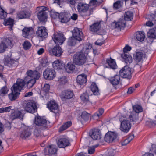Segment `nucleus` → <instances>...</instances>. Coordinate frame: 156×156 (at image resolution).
<instances>
[{
    "mask_svg": "<svg viewBox=\"0 0 156 156\" xmlns=\"http://www.w3.org/2000/svg\"><path fill=\"white\" fill-rule=\"evenodd\" d=\"M27 76L24 78L25 83H27V88L30 89L32 87L40 76V73L37 71L29 70L26 73Z\"/></svg>",
    "mask_w": 156,
    "mask_h": 156,
    "instance_id": "nucleus-1",
    "label": "nucleus"
},
{
    "mask_svg": "<svg viewBox=\"0 0 156 156\" xmlns=\"http://www.w3.org/2000/svg\"><path fill=\"white\" fill-rule=\"evenodd\" d=\"M77 9L80 14L83 17L89 16L93 13L94 8H89V5L83 3H79Z\"/></svg>",
    "mask_w": 156,
    "mask_h": 156,
    "instance_id": "nucleus-2",
    "label": "nucleus"
},
{
    "mask_svg": "<svg viewBox=\"0 0 156 156\" xmlns=\"http://www.w3.org/2000/svg\"><path fill=\"white\" fill-rule=\"evenodd\" d=\"M87 59V56L83 51L76 52L73 58L74 64L78 66L83 65L86 62Z\"/></svg>",
    "mask_w": 156,
    "mask_h": 156,
    "instance_id": "nucleus-3",
    "label": "nucleus"
},
{
    "mask_svg": "<svg viewBox=\"0 0 156 156\" xmlns=\"http://www.w3.org/2000/svg\"><path fill=\"white\" fill-rule=\"evenodd\" d=\"M20 57L19 56L17 58H11L10 56H7L4 59V63L5 66L9 67H16L19 64L18 60Z\"/></svg>",
    "mask_w": 156,
    "mask_h": 156,
    "instance_id": "nucleus-4",
    "label": "nucleus"
},
{
    "mask_svg": "<svg viewBox=\"0 0 156 156\" xmlns=\"http://www.w3.org/2000/svg\"><path fill=\"white\" fill-rule=\"evenodd\" d=\"M119 74L123 78L130 79L132 77L131 68L127 65L125 66L120 70Z\"/></svg>",
    "mask_w": 156,
    "mask_h": 156,
    "instance_id": "nucleus-5",
    "label": "nucleus"
},
{
    "mask_svg": "<svg viewBox=\"0 0 156 156\" xmlns=\"http://www.w3.org/2000/svg\"><path fill=\"white\" fill-rule=\"evenodd\" d=\"M52 38L55 44L58 45L63 44L66 39L62 33H54Z\"/></svg>",
    "mask_w": 156,
    "mask_h": 156,
    "instance_id": "nucleus-6",
    "label": "nucleus"
},
{
    "mask_svg": "<svg viewBox=\"0 0 156 156\" xmlns=\"http://www.w3.org/2000/svg\"><path fill=\"white\" fill-rule=\"evenodd\" d=\"M36 10H39L37 13V16L40 22L44 21L47 17V12L45 9L44 6L37 7Z\"/></svg>",
    "mask_w": 156,
    "mask_h": 156,
    "instance_id": "nucleus-7",
    "label": "nucleus"
},
{
    "mask_svg": "<svg viewBox=\"0 0 156 156\" xmlns=\"http://www.w3.org/2000/svg\"><path fill=\"white\" fill-rule=\"evenodd\" d=\"M25 81L24 80L18 79L16 81V83L12 86L13 90L19 92L20 91L25 85Z\"/></svg>",
    "mask_w": 156,
    "mask_h": 156,
    "instance_id": "nucleus-8",
    "label": "nucleus"
},
{
    "mask_svg": "<svg viewBox=\"0 0 156 156\" xmlns=\"http://www.w3.org/2000/svg\"><path fill=\"white\" fill-rule=\"evenodd\" d=\"M25 81L24 80L18 79L16 81V83L12 86L13 90L19 92L20 91L25 85Z\"/></svg>",
    "mask_w": 156,
    "mask_h": 156,
    "instance_id": "nucleus-9",
    "label": "nucleus"
},
{
    "mask_svg": "<svg viewBox=\"0 0 156 156\" xmlns=\"http://www.w3.org/2000/svg\"><path fill=\"white\" fill-rule=\"evenodd\" d=\"M25 81L24 80L18 79L16 81V83L12 86L13 90L19 92L20 91L25 85Z\"/></svg>",
    "mask_w": 156,
    "mask_h": 156,
    "instance_id": "nucleus-10",
    "label": "nucleus"
},
{
    "mask_svg": "<svg viewBox=\"0 0 156 156\" xmlns=\"http://www.w3.org/2000/svg\"><path fill=\"white\" fill-rule=\"evenodd\" d=\"M25 81L24 80L18 79L16 81V83L12 86L13 90L19 92L20 91L25 85Z\"/></svg>",
    "mask_w": 156,
    "mask_h": 156,
    "instance_id": "nucleus-11",
    "label": "nucleus"
},
{
    "mask_svg": "<svg viewBox=\"0 0 156 156\" xmlns=\"http://www.w3.org/2000/svg\"><path fill=\"white\" fill-rule=\"evenodd\" d=\"M48 51L50 55L58 57H60L63 52L61 47L57 45L53 48L49 49Z\"/></svg>",
    "mask_w": 156,
    "mask_h": 156,
    "instance_id": "nucleus-12",
    "label": "nucleus"
},
{
    "mask_svg": "<svg viewBox=\"0 0 156 156\" xmlns=\"http://www.w3.org/2000/svg\"><path fill=\"white\" fill-rule=\"evenodd\" d=\"M55 75L56 73L55 70L52 69H47L43 72L44 76L47 80H52Z\"/></svg>",
    "mask_w": 156,
    "mask_h": 156,
    "instance_id": "nucleus-13",
    "label": "nucleus"
},
{
    "mask_svg": "<svg viewBox=\"0 0 156 156\" xmlns=\"http://www.w3.org/2000/svg\"><path fill=\"white\" fill-rule=\"evenodd\" d=\"M36 34L38 37L41 39L45 38L48 36V30L44 27H38Z\"/></svg>",
    "mask_w": 156,
    "mask_h": 156,
    "instance_id": "nucleus-14",
    "label": "nucleus"
},
{
    "mask_svg": "<svg viewBox=\"0 0 156 156\" xmlns=\"http://www.w3.org/2000/svg\"><path fill=\"white\" fill-rule=\"evenodd\" d=\"M35 124L39 126L42 129L47 128V122L46 120L40 116L36 117L35 118Z\"/></svg>",
    "mask_w": 156,
    "mask_h": 156,
    "instance_id": "nucleus-15",
    "label": "nucleus"
},
{
    "mask_svg": "<svg viewBox=\"0 0 156 156\" xmlns=\"http://www.w3.org/2000/svg\"><path fill=\"white\" fill-rule=\"evenodd\" d=\"M25 110L27 112L34 113L37 111V107L36 104L31 101L28 102L26 104Z\"/></svg>",
    "mask_w": 156,
    "mask_h": 156,
    "instance_id": "nucleus-16",
    "label": "nucleus"
},
{
    "mask_svg": "<svg viewBox=\"0 0 156 156\" xmlns=\"http://www.w3.org/2000/svg\"><path fill=\"white\" fill-rule=\"evenodd\" d=\"M20 129L21 131L19 133V135L23 139H25L31 134L29 128L25 125L22 126Z\"/></svg>",
    "mask_w": 156,
    "mask_h": 156,
    "instance_id": "nucleus-17",
    "label": "nucleus"
},
{
    "mask_svg": "<svg viewBox=\"0 0 156 156\" xmlns=\"http://www.w3.org/2000/svg\"><path fill=\"white\" fill-rule=\"evenodd\" d=\"M117 134L114 132H108L106 133L104 140L106 142L111 143L114 141L117 138Z\"/></svg>",
    "mask_w": 156,
    "mask_h": 156,
    "instance_id": "nucleus-18",
    "label": "nucleus"
},
{
    "mask_svg": "<svg viewBox=\"0 0 156 156\" xmlns=\"http://www.w3.org/2000/svg\"><path fill=\"white\" fill-rule=\"evenodd\" d=\"M47 107L51 112L55 114L58 113L59 111L58 105L54 101L49 102L47 104Z\"/></svg>",
    "mask_w": 156,
    "mask_h": 156,
    "instance_id": "nucleus-19",
    "label": "nucleus"
},
{
    "mask_svg": "<svg viewBox=\"0 0 156 156\" xmlns=\"http://www.w3.org/2000/svg\"><path fill=\"white\" fill-rule=\"evenodd\" d=\"M131 124L128 120H124L121 123L120 129L124 132L127 133L130 129Z\"/></svg>",
    "mask_w": 156,
    "mask_h": 156,
    "instance_id": "nucleus-20",
    "label": "nucleus"
},
{
    "mask_svg": "<svg viewBox=\"0 0 156 156\" xmlns=\"http://www.w3.org/2000/svg\"><path fill=\"white\" fill-rule=\"evenodd\" d=\"M72 36L79 41H80L83 39V34L81 31L78 28H76L73 30Z\"/></svg>",
    "mask_w": 156,
    "mask_h": 156,
    "instance_id": "nucleus-21",
    "label": "nucleus"
},
{
    "mask_svg": "<svg viewBox=\"0 0 156 156\" xmlns=\"http://www.w3.org/2000/svg\"><path fill=\"white\" fill-rule=\"evenodd\" d=\"M59 19L62 23H67L70 20V14L67 12L61 13H60Z\"/></svg>",
    "mask_w": 156,
    "mask_h": 156,
    "instance_id": "nucleus-22",
    "label": "nucleus"
},
{
    "mask_svg": "<svg viewBox=\"0 0 156 156\" xmlns=\"http://www.w3.org/2000/svg\"><path fill=\"white\" fill-rule=\"evenodd\" d=\"M74 95L73 91L69 90H65L62 91L61 95L62 98L69 99L72 98Z\"/></svg>",
    "mask_w": 156,
    "mask_h": 156,
    "instance_id": "nucleus-23",
    "label": "nucleus"
},
{
    "mask_svg": "<svg viewBox=\"0 0 156 156\" xmlns=\"http://www.w3.org/2000/svg\"><path fill=\"white\" fill-rule=\"evenodd\" d=\"M34 33L33 28L32 27H25L22 30V34L23 37L28 38L29 37L32 35Z\"/></svg>",
    "mask_w": 156,
    "mask_h": 156,
    "instance_id": "nucleus-24",
    "label": "nucleus"
},
{
    "mask_svg": "<svg viewBox=\"0 0 156 156\" xmlns=\"http://www.w3.org/2000/svg\"><path fill=\"white\" fill-rule=\"evenodd\" d=\"M44 151L45 154L46 155H51L54 154L57 151L56 146L54 145H49L45 148Z\"/></svg>",
    "mask_w": 156,
    "mask_h": 156,
    "instance_id": "nucleus-25",
    "label": "nucleus"
},
{
    "mask_svg": "<svg viewBox=\"0 0 156 156\" xmlns=\"http://www.w3.org/2000/svg\"><path fill=\"white\" fill-rule=\"evenodd\" d=\"M70 144L69 140L65 138H60L57 143V145L60 148H64Z\"/></svg>",
    "mask_w": 156,
    "mask_h": 156,
    "instance_id": "nucleus-26",
    "label": "nucleus"
},
{
    "mask_svg": "<svg viewBox=\"0 0 156 156\" xmlns=\"http://www.w3.org/2000/svg\"><path fill=\"white\" fill-rule=\"evenodd\" d=\"M145 56L144 52L142 51L136 52L133 55L134 60L138 63L142 61L143 58Z\"/></svg>",
    "mask_w": 156,
    "mask_h": 156,
    "instance_id": "nucleus-27",
    "label": "nucleus"
},
{
    "mask_svg": "<svg viewBox=\"0 0 156 156\" xmlns=\"http://www.w3.org/2000/svg\"><path fill=\"white\" fill-rule=\"evenodd\" d=\"M87 76L84 74H82L77 76L76 82L78 84L80 85H83L87 82Z\"/></svg>",
    "mask_w": 156,
    "mask_h": 156,
    "instance_id": "nucleus-28",
    "label": "nucleus"
},
{
    "mask_svg": "<svg viewBox=\"0 0 156 156\" xmlns=\"http://www.w3.org/2000/svg\"><path fill=\"white\" fill-rule=\"evenodd\" d=\"M121 57L122 58L125 63L127 65H129L133 62L132 58L128 53L122 54L121 55Z\"/></svg>",
    "mask_w": 156,
    "mask_h": 156,
    "instance_id": "nucleus-29",
    "label": "nucleus"
},
{
    "mask_svg": "<svg viewBox=\"0 0 156 156\" xmlns=\"http://www.w3.org/2000/svg\"><path fill=\"white\" fill-rule=\"evenodd\" d=\"M12 44V42L9 39L7 40L5 42H2L0 44V53L4 52L8 46H11Z\"/></svg>",
    "mask_w": 156,
    "mask_h": 156,
    "instance_id": "nucleus-30",
    "label": "nucleus"
},
{
    "mask_svg": "<svg viewBox=\"0 0 156 156\" xmlns=\"http://www.w3.org/2000/svg\"><path fill=\"white\" fill-rule=\"evenodd\" d=\"M54 68L56 69H62L65 67V65L61 61L57 60L55 61L52 63Z\"/></svg>",
    "mask_w": 156,
    "mask_h": 156,
    "instance_id": "nucleus-31",
    "label": "nucleus"
},
{
    "mask_svg": "<svg viewBox=\"0 0 156 156\" xmlns=\"http://www.w3.org/2000/svg\"><path fill=\"white\" fill-rule=\"evenodd\" d=\"M91 137L94 140H99L101 138V134L98 129H94L92 130Z\"/></svg>",
    "mask_w": 156,
    "mask_h": 156,
    "instance_id": "nucleus-32",
    "label": "nucleus"
},
{
    "mask_svg": "<svg viewBox=\"0 0 156 156\" xmlns=\"http://www.w3.org/2000/svg\"><path fill=\"white\" fill-rule=\"evenodd\" d=\"M101 28L100 22H97L90 26V29L92 32H96L100 30Z\"/></svg>",
    "mask_w": 156,
    "mask_h": 156,
    "instance_id": "nucleus-33",
    "label": "nucleus"
},
{
    "mask_svg": "<svg viewBox=\"0 0 156 156\" xmlns=\"http://www.w3.org/2000/svg\"><path fill=\"white\" fill-rule=\"evenodd\" d=\"M126 21L123 18L119 19L118 22L115 24V28L121 29L125 27L126 26Z\"/></svg>",
    "mask_w": 156,
    "mask_h": 156,
    "instance_id": "nucleus-34",
    "label": "nucleus"
},
{
    "mask_svg": "<svg viewBox=\"0 0 156 156\" xmlns=\"http://www.w3.org/2000/svg\"><path fill=\"white\" fill-rule=\"evenodd\" d=\"M20 94V93L19 92L15 91L12 89V92L8 94V97L10 101H13L17 99Z\"/></svg>",
    "mask_w": 156,
    "mask_h": 156,
    "instance_id": "nucleus-35",
    "label": "nucleus"
},
{
    "mask_svg": "<svg viewBox=\"0 0 156 156\" xmlns=\"http://www.w3.org/2000/svg\"><path fill=\"white\" fill-rule=\"evenodd\" d=\"M109 80L112 85L114 86L117 85L119 84L120 82V77L118 75H116L114 77H111Z\"/></svg>",
    "mask_w": 156,
    "mask_h": 156,
    "instance_id": "nucleus-36",
    "label": "nucleus"
},
{
    "mask_svg": "<svg viewBox=\"0 0 156 156\" xmlns=\"http://www.w3.org/2000/svg\"><path fill=\"white\" fill-rule=\"evenodd\" d=\"M75 66L71 62L68 63L65 66L64 68H65L66 71L69 73H72L75 69Z\"/></svg>",
    "mask_w": 156,
    "mask_h": 156,
    "instance_id": "nucleus-37",
    "label": "nucleus"
},
{
    "mask_svg": "<svg viewBox=\"0 0 156 156\" xmlns=\"http://www.w3.org/2000/svg\"><path fill=\"white\" fill-rule=\"evenodd\" d=\"M11 115L14 118H22L23 116V114L21 111L15 110L14 109L12 110Z\"/></svg>",
    "mask_w": 156,
    "mask_h": 156,
    "instance_id": "nucleus-38",
    "label": "nucleus"
},
{
    "mask_svg": "<svg viewBox=\"0 0 156 156\" xmlns=\"http://www.w3.org/2000/svg\"><path fill=\"white\" fill-rule=\"evenodd\" d=\"M14 20L12 18H9L6 20L4 24L6 26H8V28L10 30H12V27L14 24Z\"/></svg>",
    "mask_w": 156,
    "mask_h": 156,
    "instance_id": "nucleus-39",
    "label": "nucleus"
},
{
    "mask_svg": "<svg viewBox=\"0 0 156 156\" xmlns=\"http://www.w3.org/2000/svg\"><path fill=\"white\" fill-rule=\"evenodd\" d=\"M17 17L19 19H22L29 17L30 13L26 11H22L17 13Z\"/></svg>",
    "mask_w": 156,
    "mask_h": 156,
    "instance_id": "nucleus-40",
    "label": "nucleus"
},
{
    "mask_svg": "<svg viewBox=\"0 0 156 156\" xmlns=\"http://www.w3.org/2000/svg\"><path fill=\"white\" fill-rule=\"evenodd\" d=\"M136 38L140 41H144L145 37V34L144 32L137 31L136 33Z\"/></svg>",
    "mask_w": 156,
    "mask_h": 156,
    "instance_id": "nucleus-41",
    "label": "nucleus"
},
{
    "mask_svg": "<svg viewBox=\"0 0 156 156\" xmlns=\"http://www.w3.org/2000/svg\"><path fill=\"white\" fill-rule=\"evenodd\" d=\"M79 42L73 36L69 38L67 41V44L70 46H74Z\"/></svg>",
    "mask_w": 156,
    "mask_h": 156,
    "instance_id": "nucleus-42",
    "label": "nucleus"
},
{
    "mask_svg": "<svg viewBox=\"0 0 156 156\" xmlns=\"http://www.w3.org/2000/svg\"><path fill=\"white\" fill-rule=\"evenodd\" d=\"M107 62L109 66L112 69H115L116 68L117 65L115 61L112 58L107 60Z\"/></svg>",
    "mask_w": 156,
    "mask_h": 156,
    "instance_id": "nucleus-43",
    "label": "nucleus"
},
{
    "mask_svg": "<svg viewBox=\"0 0 156 156\" xmlns=\"http://www.w3.org/2000/svg\"><path fill=\"white\" fill-rule=\"evenodd\" d=\"M133 13L131 11H128L126 12L123 18L126 21H130L133 20Z\"/></svg>",
    "mask_w": 156,
    "mask_h": 156,
    "instance_id": "nucleus-44",
    "label": "nucleus"
},
{
    "mask_svg": "<svg viewBox=\"0 0 156 156\" xmlns=\"http://www.w3.org/2000/svg\"><path fill=\"white\" fill-rule=\"evenodd\" d=\"M91 90L94 95H98L100 94L98 88L95 83H92L91 86Z\"/></svg>",
    "mask_w": 156,
    "mask_h": 156,
    "instance_id": "nucleus-45",
    "label": "nucleus"
},
{
    "mask_svg": "<svg viewBox=\"0 0 156 156\" xmlns=\"http://www.w3.org/2000/svg\"><path fill=\"white\" fill-rule=\"evenodd\" d=\"M89 115L90 114L86 111H83L80 117H79L80 121L82 122L83 121H87L89 119Z\"/></svg>",
    "mask_w": 156,
    "mask_h": 156,
    "instance_id": "nucleus-46",
    "label": "nucleus"
},
{
    "mask_svg": "<svg viewBox=\"0 0 156 156\" xmlns=\"http://www.w3.org/2000/svg\"><path fill=\"white\" fill-rule=\"evenodd\" d=\"M72 124V123L71 121H69L64 123L59 128V131L61 132L71 126Z\"/></svg>",
    "mask_w": 156,
    "mask_h": 156,
    "instance_id": "nucleus-47",
    "label": "nucleus"
},
{
    "mask_svg": "<svg viewBox=\"0 0 156 156\" xmlns=\"http://www.w3.org/2000/svg\"><path fill=\"white\" fill-rule=\"evenodd\" d=\"M104 109L102 108H100L96 112L93 116L94 119H98L99 117L101 116L104 112Z\"/></svg>",
    "mask_w": 156,
    "mask_h": 156,
    "instance_id": "nucleus-48",
    "label": "nucleus"
},
{
    "mask_svg": "<svg viewBox=\"0 0 156 156\" xmlns=\"http://www.w3.org/2000/svg\"><path fill=\"white\" fill-rule=\"evenodd\" d=\"M147 35L150 38H155L156 37V28H154L150 30L148 32Z\"/></svg>",
    "mask_w": 156,
    "mask_h": 156,
    "instance_id": "nucleus-49",
    "label": "nucleus"
},
{
    "mask_svg": "<svg viewBox=\"0 0 156 156\" xmlns=\"http://www.w3.org/2000/svg\"><path fill=\"white\" fill-rule=\"evenodd\" d=\"M88 91L83 93L80 96L81 100L83 102H87L89 101V95L88 94Z\"/></svg>",
    "mask_w": 156,
    "mask_h": 156,
    "instance_id": "nucleus-50",
    "label": "nucleus"
},
{
    "mask_svg": "<svg viewBox=\"0 0 156 156\" xmlns=\"http://www.w3.org/2000/svg\"><path fill=\"white\" fill-rule=\"evenodd\" d=\"M133 111L137 113L142 112L143 109L142 107L140 105H136L133 106Z\"/></svg>",
    "mask_w": 156,
    "mask_h": 156,
    "instance_id": "nucleus-51",
    "label": "nucleus"
},
{
    "mask_svg": "<svg viewBox=\"0 0 156 156\" xmlns=\"http://www.w3.org/2000/svg\"><path fill=\"white\" fill-rule=\"evenodd\" d=\"M100 5V3L97 0H91L90 2L89 5V7L91 6H93L94 7L92 8H94L93 10L95 9V7ZM90 8H91L90 7Z\"/></svg>",
    "mask_w": 156,
    "mask_h": 156,
    "instance_id": "nucleus-52",
    "label": "nucleus"
},
{
    "mask_svg": "<svg viewBox=\"0 0 156 156\" xmlns=\"http://www.w3.org/2000/svg\"><path fill=\"white\" fill-rule=\"evenodd\" d=\"M9 91V89L7 86H5L2 88L0 90V95L1 96H5L7 94Z\"/></svg>",
    "mask_w": 156,
    "mask_h": 156,
    "instance_id": "nucleus-53",
    "label": "nucleus"
},
{
    "mask_svg": "<svg viewBox=\"0 0 156 156\" xmlns=\"http://www.w3.org/2000/svg\"><path fill=\"white\" fill-rule=\"evenodd\" d=\"M7 15V13L2 8H0V19H4L6 17Z\"/></svg>",
    "mask_w": 156,
    "mask_h": 156,
    "instance_id": "nucleus-54",
    "label": "nucleus"
},
{
    "mask_svg": "<svg viewBox=\"0 0 156 156\" xmlns=\"http://www.w3.org/2000/svg\"><path fill=\"white\" fill-rule=\"evenodd\" d=\"M116 152V150L115 149L110 148L106 156H114Z\"/></svg>",
    "mask_w": 156,
    "mask_h": 156,
    "instance_id": "nucleus-55",
    "label": "nucleus"
},
{
    "mask_svg": "<svg viewBox=\"0 0 156 156\" xmlns=\"http://www.w3.org/2000/svg\"><path fill=\"white\" fill-rule=\"evenodd\" d=\"M23 48L25 50L29 49L31 47V44L30 43L27 41H26L23 44Z\"/></svg>",
    "mask_w": 156,
    "mask_h": 156,
    "instance_id": "nucleus-56",
    "label": "nucleus"
},
{
    "mask_svg": "<svg viewBox=\"0 0 156 156\" xmlns=\"http://www.w3.org/2000/svg\"><path fill=\"white\" fill-rule=\"evenodd\" d=\"M129 118L130 121L132 122H136L139 119L138 114L130 115Z\"/></svg>",
    "mask_w": 156,
    "mask_h": 156,
    "instance_id": "nucleus-57",
    "label": "nucleus"
},
{
    "mask_svg": "<svg viewBox=\"0 0 156 156\" xmlns=\"http://www.w3.org/2000/svg\"><path fill=\"white\" fill-rule=\"evenodd\" d=\"M59 13L55 11H51V17L54 19L57 18L58 17H59Z\"/></svg>",
    "mask_w": 156,
    "mask_h": 156,
    "instance_id": "nucleus-58",
    "label": "nucleus"
},
{
    "mask_svg": "<svg viewBox=\"0 0 156 156\" xmlns=\"http://www.w3.org/2000/svg\"><path fill=\"white\" fill-rule=\"evenodd\" d=\"M121 2L117 1L113 4V8L115 9H118L120 7Z\"/></svg>",
    "mask_w": 156,
    "mask_h": 156,
    "instance_id": "nucleus-59",
    "label": "nucleus"
},
{
    "mask_svg": "<svg viewBox=\"0 0 156 156\" xmlns=\"http://www.w3.org/2000/svg\"><path fill=\"white\" fill-rule=\"evenodd\" d=\"M59 81L61 82L62 84H65L67 82V78L66 76H62L60 78Z\"/></svg>",
    "mask_w": 156,
    "mask_h": 156,
    "instance_id": "nucleus-60",
    "label": "nucleus"
},
{
    "mask_svg": "<svg viewBox=\"0 0 156 156\" xmlns=\"http://www.w3.org/2000/svg\"><path fill=\"white\" fill-rule=\"evenodd\" d=\"M88 153L90 154H93L95 152V148L94 147H89L88 148Z\"/></svg>",
    "mask_w": 156,
    "mask_h": 156,
    "instance_id": "nucleus-61",
    "label": "nucleus"
},
{
    "mask_svg": "<svg viewBox=\"0 0 156 156\" xmlns=\"http://www.w3.org/2000/svg\"><path fill=\"white\" fill-rule=\"evenodd\" d=\"M104 41H102L100 39H98L96 41L95 44L97 45L101 46L104 43Z\"/></svg>",
    "mask_w": 156,
    "mask_h": 156,
    "instance_id": "nucleus-62",
    "label": "nucleus"
},
{
    "mask_svg": "<svg viewBox=\"0 0 156 156\" xmlns=\"http://www.w3.org/2000/svg\"><path fill=\"white\" fill-rule=\"evenodd\" d=\"M50 89V86L48 84H45L43 90L46 92H48Z\"/></svg>",
    "mask_w": 156,
    "mask_h": 156,
    "instance_id": "nucleus-63",
    "label": "nucleus"
},
{
    "mask_svg": "<svg viewBox=\"0 0 156 156\" xmlns=\"http://www.w3.org/2000/svg\"><path fill=\"white\" fill-rule=\"evenodd\" d=\"M131 49V47L128 45H126L123 49V52L124 53H128L127 51H130Z\"/></svg>",
    "mask_w": 156,
    "mask_h": 156,
    "instance_id": "nucleus-64",
    "label": "nucleus"
}]
</instances>
